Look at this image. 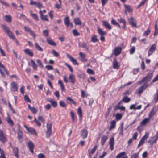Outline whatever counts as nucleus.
I'll return each mask as SVG.
<instances>
[{
	"mask_svg": "<svg viewBox=\"0 0 158 158\" xmlns=\"http://www.w3.org/2000/svg\"><path fill=\"white\" fill-rule=\"evenodd\" d=\"M156 44H155L152 45L148 51V56H149L156 49Z\"/></svg>",
	"mask_w": 158,
	"mask_h": 158,
	"instance_id": "nucleus-8",
	"label": "nucleus"
},
{
	"mask_svg": "<svg viewBox=\"0 0 158 158\" xmlns=\"http://www.w3.org/2000/svg\"><path fill=\"white\" fill-rule=\"evenodd\" d=\"M116 122L115 120H113L111 122V125L109 128L110 131H111L112 129H114L115 127Z\"/></svg>",
	"mask_w": 158,
	"mask_h": 158,
	"instance_id": "nucleus-31",
	"label": "nucleus"
},
{
	"mask_svg": "<svg viewBox=\"0 0 158 158\" xmlns=\"http://www.w3.org/2000/svg\"><path fill=\"white\" fill-rule=\"evenodd\" d=\"M98 34L100 35H104L106 34V32L105 31H104L102 30L99 27H98Z\"/></svg>",
	"mask_w": 158,
	"mask_h": 158,
	"instance_id": "nucleus-28",
	"label": "nucleus"
},
{
	"mask_svg": "<svg viewBox=\"0 0 158 158\" xmlns=\"http://www.w3.org/2000/svg\"><path fill=\"white\" fill-rule=\"evenodd\" d=\"M141 125L139 126L137 128V130L140 132H141L143 130V127Z\"/></svg>",
	"mask_w": 158,
	"mask_h": 158,
	"instance_id": "nucleus-64",
	"label": "nucleus"
},
{
	"mask_svg": "<svg viewBox=\"0 0 158 158\" xmlns=\"http://www.w3.org/2000/svg\"><path fill=\"white\" fill-rule=\"evenodd\" d=\"M152 77V73H149L146 77L143 78V80L145 82L148 83L150 81Z\"/></svg>",
	"mask_w": 158,
	"mask_h": 158,
	"instance_id": "nucleus-9",
	"label": "nucleus"
},
{
	"mask_svg": "<svg viewBox=\"0 0 158 158\" xmlns=\"http://www.w3.org/2000/svg\"><path fill=\"white\" fill-rule=\"evenodd\" d=\"M46 41L48 44L52 46H55L56 45V43L50 38L47 39Z\"/></svg>",
	"mask_w": 158,
	"mask_h": 158,
	"instance_id": "nucleus-27",
	"label": "nucleus"
},
{
	"mask_svg": "<svg viewBox=\"0 0 158 158\" xmlns=\"http://www.w3.org/2000/svg\"><path fill=\"white\" fill-rule=\"evenodd\" d=\"M97 148V146L96 145H95L93 149L91 151H90V150H89L88 152H89V154H93L95 152Z\"/></svg>",
	"mask_w": 158,
	"mask_h": 158,
	"instance_id": "nucleus-42",
	"label": "nucleus"
},
{
	"mask_svg": "<svg viewBox=\"0 0 158 158\" xmlns=\"http://www.w3.org/2000/svg\"><path fill=\"white\" fill-rule=\"evenodd\" d=\"M52 124L51 123H47V130L46 132V137L48 138L51 136L52 131Z\"/></svg>",
	"mask_w": 158,
	"mask_h": 158,
	"instance_id": "nucleus-2",
	"label": "nucleus"
},
{
	"mask_svg": "<svg viewBox=\"0 0 158 158\" xmlns=\"http://www.w3.org/2000/svg\"><path fill=\"white\" fill-rule=\"evenodd\" d=\"M0 2L3 5L5 6H6L9 7V4L1 0H0Z\"/></svg>",
	"mask_w": 158,
	"mask_h": 158,
	"instance_id": "nucleus-59",
	"label": "nucleus"
},
{
	"mask_svg": "<svg viewBox=\"0 0 158 158\" xmlns=\"http://www.w3.org/2000/svg\"><path fill=\"white\" fill-rule=\"evenodd\" d=\"M158 110V106H154L149 114L148 117L151 119L156 114Z\"/></svg>",
	"mask_w": 158,
	"mask_h": 158,
	"instance_id": "nucleus-4",
	"label": "nucleus"
},
{
	"mask_svg": "<svg viewBox=\"0 0 158 158\" xmlns=\"http://www.w3.org/2000/svg\"><path fill=\"white\" fill-rule=\"evenodd\" d=\"M67 99V100L70 101L71 103L75 105H76V102L71 98L68 97Z\"/></svg>",
	"mask_w": 158,
	"mask_h": 158,
	"instance_id": "nucleus-54",
	"label": "nucleus"
},
{
	"mask_svg": "<svg viewBox=\"0 0 158 158\" xmlns=\"http://www.w3.org/2000/svg\"><path fill=\"white\" fill-rule=\"evenodd\" d=\"M70 60L74 64L78 65V63L77 62L76 60L74 59L73 57H69Z\"/></svg>",
	"mask_w": 158,
	"mask_h": 158,
	"instance_id": "nucleus-43",
	"label": "nucleus"
},
{
	"mask_svg": "<svg viewBox=\"0 0 158 158\" xmlns=\"http://www.w3.org/2000/svg\"><path fill=\"white\" fill-rule=\"evenodd\" d=\"M5 21L8 23H10L11 21V16L10 15H6L4 16Z\"/></svg>",
	"mask_w": 158,
	"mask_h": 158,
	"instance_id": "nucleus-35",
	"label": "nucleus"
},
{
	"mask_svg": "<svg viewBox=\"0 0 158 158\" xmlns=\"http://www.w3.org/2000/svg\"><path fill=\"white\" fill-rule=\"evenodd\" d=\"M77 113L79 116V118H81V117L82 116V112L81 109L80 107H79L77 109Z\"/></svg>",
	"mask_w": 158,
	"mask_h": 158,
	"instance_id": "nucleus-38",
	"label": "nucleus"
},
{
	"mask_svg": "<svg viewBox=\"0 0 158 158\" xmlns=\"http://www.w3.org/2000/svg\"><path fill=\"white\" fill-rule=\"evenodd\" d=\"M148 84H145L141 86L139 88H138L136 90V92L137 93L140 94L143 93V92L148 87Z\"/></svg>",
	"mask_w": 158,
	"mask_h": 158,
	"instance_id": "nucleus-5",
	"label": "nucleus"
},
{
	"mask_svg": "<svg viewBox=\"0 0 158 158\" xmlns=\"http://www.w3.org/2000/svg\"><path fill=\"white\" fill-rule=\"evenodd\" d=\"M28 146L29 148V149L32 153H33L34 151L33 148L34 147V145L32 142L29 141L28 143Z\"/></svg>",
	"mask_w": 158,
	"mask_h": 158,
	"instance_id": "nucleus-26",
	"label": "nucleus"
},
{
	"mask_svg": "<svg viewBox=\"0 0 158 158\" xmlns=\"http://www.w3.org/2000/svg\"><path fill=\"white\" fill-rule=\"evenodd\" d=\"M69 79L70 82L74 84L75 81V78L74 75L73 74H70L69 76Z\"/></svg>",
	"mask_w": 158,
	"mask_h": 158,
	"instance_id": "nucleus-23",
	"label": "nucleus"
},
{
	"mask_svg": "<svg viewBox=\"0 0 158 158\" xmlns=\"http://www.w3.org/2000/svg\"><path fill=\"white\" fill-rule=\"evenodd\" d=\"M31 62L32 63V66L33 67V70H36L37 69V66L36 64L32 60H31Z\"/></svg>",
	"mask_w": 158,
	"mask_h": 158,
	"instance_id": "nucleus-44",
	"label": "nucleus"
},
{
	"mask_svg": "<svg viewBox=\"0 0 158 158\" xmlns=\"http://www.w3.org/2000/svg\"><path fill=\"white\" fill-rule=\"evenodd\" d=\"M0 141L2 142H4L6 141V138L4 135L0 136Z\"/></svg>",
	"mask_w": 158,
	"mask_h": 158,
	"instance_id": "nucleus-45",
	"label": "nucleus"
},
{
	"mask_svg": "<svg viewBox=\"0 0 158 158\" xmlns=\"http://www.w3.org/2000/svg\"><path fill=\"white\" fill-rule=\"evenodd\" d=\"M70 113L72 120L73 122H74V113L72 111H71Z\"/></svg>",
	"mask_w": 158,
	"mask_h": 158,
	"instance_id": "nucleus-55",
	"label": "nucleus"
},
{
	"mask_svg": "<svg viewBox=\"0 0 158 158\" xmlns=\"http://www.w3.org/2000/svg\"><path fill=\"white\" fill-rule=\"evenodd\" d=\"M124 6L125 9L128 12H131L132 11V9L130 6L126 4H124Z\"/></svg>",
	"mask_w": 158,
	"mask_h": 158,
	"instance_id": "nucleus-37",
	"label": "nucleus"
},
{
	"mask_svg": "<svg viewBox=\"0 0 158 158\" xmlns=\"http://www.w3.org/2000/svg\"><path fill=\"white\" fill-rule=\"evenodd\" d=\"M1 26L4 30L6 32L7 35L12 40L15 37L12 32L9 29L8 27L3 24H2Z\"/></svg>",
	"mask_w": 158,
	"mask_h": 158,
	"instance_id": "nucleus-1",
	"label": "nucleus"
},
{
	"mask_svg": "<svg viewBox=\"0 0 158 158\" xmlns=\"http://www.w3.org/2000/svg\"><path fill=\"white\" fill-rule=\"evenodd\" d=\"M79 46L81 48H85L86 50H87L88 49V48L87 46V44L85 43H79Z\"/></svg>",
	"mask_w": 158,
	"mask_h": 158,
	"instance_id": "nucleus-30",
	"label": "nucleus"
},
{
	"mask_svg": "<svg viewBox=\"0 0 158 158\" xmlns=\"http://www.w3.org/2000/svg\"><path fill=\"white\" fill-rule=\"evenodd\" d=\"M35 6L37 7L38 9H40L43 7L41 3L39 2H37Z\"/></svg>",
	"mask_w": 158,
	"mask_h": 158,
	"instance_id": "nucleus-51",
	"label": "nucleus"
},
{
	"mask_svg": "<svg viewBox=\"0 0 158 158\" xmlns=\"http://www.w3.org/2000/svg\"><path fill=\"white\" fill-rule=\"evenodd\" d=\"M107 139V137L106 136L103 135L102 137L101 141V143L102 145H103L106 140Z\"/></svg>",
	"mask_w": 158,
	"mask_h": 158,
	"instance_id": "nucleus-33",
	"label": "nucleus"
},
{
	"mask_svg": "<svg viewBox=\"0 0 158 158\" xmlns=\"http://www.w3.org/2000/svg\"><path fill=\"white\" fill-rule=\"evenodd\" d=\"M23 137V135L21 131H19L18 133V138L19 140L22 139Z\"/></svg>",
	"mask_w": 158,
	"mask_h": 158,
	"instance_id": "nucleus-48",
	"label": "nucleus"
},
{
	"mask_svg": "<svg viewBox=\"0 0 158 158\" xmlns=\"http://www.w3.org/2000/svg\"><path fill=\"white\" fill-rule=\"evenodd\" d=\"M135 48L134 46H133L130 50V54H133L135 51Z\"/></svg>",
	"mask_w": 158,
	"mask_h": 158,
	"instance_id": "nucleus-61",
	"label": "nucleus"
},
{
	"mask_svg": "<svg viewBox=\"0 0 158 158\" xmlns=\"http://www.w3.org/2000/svg\"><path fill=\"white\" fill-rule=\"evenodd\" d=\"M7 123L11 126H12L13 125V121L9 118H7Z\"/></svg>",
	"mask_w": 158,
	"mask_h": 158,
	"instance_id": "nucleus-50",
	"label": "nucleus"
},
{
	"mask_svg": "<svg viewBox=\"0 0 158 158\" xmlns=\"http://www.w3.org/2000/svg\"><path fill=\"white\" fill-rule=\"evenodd\" d=\"M79 55L80 56L79 59L81 61H87V60L86 59V55L85 54L80 52L79 53Z\"/></svg>",
	"mask_w": 158,
	"mask_h": 158,
	"instance_id": "nucleus-14",
	"label": "nucleus"
},
{
	"mask_svg": "<svg viewBox=\"0 0 158 158\" xmlns=\"http://www.w3.org/2000/svg\"><path fill=\"white\" fill-rule=\"evenodd\" d=\"M72 32L73 35L75 36H77L79 35H80L79 33L77 31L74 29L72 31Z\"/></svg>",
	"mask_w": 158,
	"mask_h": 158,
	"instance_id": "nucleus-53",
	"label": "nucleus"
},
{
	"mask_svg": "<svg viewBox=\"0 0 158 158\" xmlns=\"http://www.w3.org/2000/svg\"><path fill=\"white\" fill-rule=\"evenodd\" d=\"M157 140V138H156V136H153L150 138L148 142L150 145H152L156 143Z\"/></svg>",
	"mask_w": 158,
	"mask_h": 158,
	"instance_id": "nucleus-15",
	"label": "nucleus"
},
{
	"mask_svg": "<svg viewBox=\"0 0 158 158\" xmlns=\"http://www.w3.org/2000/svg\"><path fill=\"white\" fill-rule=\"evenodd\" d=\"M39 14L40 16V18L42 21L45 20L47 21H48V20L47 18V16L46 15H44L42 11L40 10L39 11Z\"/></svg>",
	"mask_w": 158,
	"mask_h": 158,
	"instance_id": "nucleus-19",
	"label": "nucleus"
},
{
	"mask_svg": "<svg viewBox=\"0 0 158 158\" xmlns=\"http://www.w3.org/2000/svg\"><path fill=\"white\" fill-rule=\"evenodd\" d=\"M149 133L148 132H146L145 135L142 138L139 143L138 145V148H139L144 143V141L146 140L148 137Z\"/></svg>",
	"mask_w": 158,
	"mask_h": 158,
	"instance_id": "nucleus-3",
	"label": "nucleus"
},
{
	"mask_svg": "<svg viewBox=\"0 0 158 158\" xmlns=\"http://www.w3.org/2000/svg\"><path fill=\"white\" fill-rule=\"evenodd\" d=\"M11 90L15 92L18 90L17 85L16 83L13 82L11 83Z\"/></svg>",
	"mask_w": 158,
	"mask_h": 158,
	"instance_id": "nucleus-13",
	"label": "nucleus"
},
{
	"mask_svg": "<svg viewBox=\"0 0 158 158\" xmlns=\"http://www.w3.org/2000/svg\"><path fill=\"white\" fill-rule=\"evenodd\" d=\"M36 62L38 64V65L39 66H40V67L41 68H43V67L42 63H41V62L40 61V60H39V59L37 60Z\"/></svg>",
	"mask_w": 158,
	"mask_h": 158,
	"instance_id": "nucleus-62",
	"label": "nucleus"
},
{
	"mask_svg": "<svg viewBox=\"0 0 158 158\" xmlns=\"http://www.w3.org/2000/svg\"><path fill=\"white\" fill-rule=\"evenodd\" d=\"M13 153L14 156L17 158H18V150L17 147L13 148Z\"/></svg>",
	"mask_w": 158,
	"mask_h": 158,
	"instance_id": "nucleus-29",
	"label": "nucleus"
},
{
	"mask_svg": "<svg viewBox=\"0 0 158 158\" xmlns=\"http://www.w3.org/2000/svg\"><path fill=\"white\" fill-rule=\"evenodd\" d=\"M91 41L94 43H95L98 41V40L97 38V36L96 35L93 36L92 37Z\"/></svg>",
	"mask_w": 158,
	"mask_h": 158,
	"instance_id": "nucleus-49",
	"label": "nucleus"
},
{
	"mask_svg": "<svg viewBox=\"0 0 158 158\" xmlns=\"http://www.w3.org/2000/svg\"><path fill=\"white\" fill-rule=\"evenodd\" d=\"M24 127L29 132L31 133L32 134H35L36 135H37L35 131L33 128H28L26 125H24Z\"/></svg>",
	"mask_w": 158,
	"mask_h": 158,
	"instance_id": "nucleus-12",
	"label": "nucleus"
},
{
	"mask_svg": "<svg viewBox=\"0 0 158 158\" xmlns=\"http://www.w3.org/2000/svg\"><path fill=\"white\" fill-rule=\"evenodd\" d=\"M130 98H128L127 96L124 97L121 100V102H124L128 103L130 101Z\"/></svg>",
	"mask_w": 158,
	"mask_h": 158,
	"instance_id": "nucleus-34",
	"label": "nucleus"
},
{
	"mask_svg": "<svg viewBox=\"0 0 158 158\" xmlns=\"http://www.w3.org/2000/svg\"><path fill=\"white\" fill-rule=\"evenodd\" d=\"M31 16L35 20L38 21L39 20L38 16L36 14H34L31 15Z\"/></svg>",
	"mask_w": 158,
	"mask_h": 158,
	"instance_id": "nucleus-56",
	"label": "nucleus"
},
{
	"mask_svg": "<svg viewBox=\"0 0 158 158\" xmlns=\"http://www.w3.org/2000/svg\"><path fill=\"white\" fill-rule=\"evenodd\" d=\"M81 136L83 138L85 139L87 137L88 131L85 129L82 130L81 131Z\"/></svg>",
	"mask_w": 158,
	"mask_h": 158,
	"instance_id": "nucleus-16",
	"label": "nucleus"
},
{
	"mask_svg": "<svg viewBox=\"0 0 158 158\" xmlns=\"http://www.w3.org/2000/svg\"><path fill=\"white\" fill-rule=\"evenodd\" d=\"M58 83L60 85L61 90L62 91H64V88L61 80H59L58 81Z\"/></svg>",
	"mask_w": 158,
	"mask_h": 158,
	"instance_id": "nucleus-40",
	"label": "nucleus"
},
{
	"mask_svg": "<svg viewBox=\"0 0 158 158\" xmlns=\"http://www.w3.org/2000/svg\"><path fill=\"white\" fill-rule=\"evenodd\" d=\"M118 21L120 23H124L126 22L125 20L123 19L122 17H120L119 19H118Z\"/></svg>",
	"mask_w": 158,
	"mask_h": 158,
	"instance_id": "nucleus-58",
	"label": "nucleus"
},
{
	"mask_svg": "<svg viewBox=\"0 0 158 158\" xmlns=\"http://www.w3.org/2000/svg\"><path fill=\"white\" fill-rule=\"evenodd\" d=\"M64 23L66 25L67 27H69L70 25L71 27H73V24L72 23H70L69 21V18L68 16L66 17L64 19Z\"/></svg>",
	"mask_w": 158,
	"mask_h": 158,
	"instance_id": "nucleus-24",
	"label": "nucleus"
},
{
	"mask_svg": "<svg viewBox=\"0 0 158 158\" xmlns=\"http://www.w3.org/2000/svg\"><path fill=\"white\" fill-rule=\"evenodd\" d=\"M122 117V115L120 114H117L116 115V119L118 120L121 119Z\"/></svg>",
	"mask_w": 158,
	"mask_h": 158,
	"instance_id": "nucleus-52",
	"label": "nucleus"
},
{
	"mask_svg": "<svg viewBox=\"0 0 158 158\" xmlns=\"http://www.w3.org/2000/svg\"><path fill=\"white\" fill-rule=\"evenodd\" d=\"M150 120L151 119L148 117L147 118H146L141 122L140 124L142 126H145L147 123L150 122Z\"/></svg>",
	"mask_w": 158,
	"mask_h": 158,
	"instance_id": "nucleus-18",
	"label": "nucleus"
},
{
	"mask_svg": "<svg viewBox=\"0 0 158 158\" xmlns=\"http://www.w3.org/2000/svg\"><path fill=\"white\" fill-rule=\"evenodd\" d=\"M126 154V152H121L118 154L116 156V158H121L122 156H123Z\"/></svg>",
	"mask_w": 158,
	"mask_h": 158,
	"instance_id": "nucleus-41",
	"label": "nucleus"
},
{
	"mask_svg": "<svg viewBox=\"0 0 158 158\" xmlns=\"http://www.w3.org/2000/svg\"><path fill=\"white\" fill-rule=\"evenodd\" d=\"M114 137H111L110 139L109 144H110V148L111 150H113L114 149Z\"/></svg>",
	"mask_w": 158,
	"mask_h": 158,
	"instance_id": "nucleus-10",
	"label": "nucleus"
},
{
	"mask_svg": "<svg viewBox=\"0 0 158 158\" xmlns=\"http://www.w3.org/2000/svg\"><path fill=\"white\" fill-rule=\"evenodd\" d=\"M0 73L2 76L4 77H5V75L4 73V72H5L6 73L9 75V73L6 70L5 67L0 62Z\"/></svg>",
	"mask_w": 158,
	"mask_h": 158,
	"instance_id": "nucleus-6",
	"label": "nucleus"
},
{
	"mask_svg": "<svg viewBox=\"0 0 158 158\" xmlns=\"http://www.w3.org/2000/svg\"><path fill=\"white\" fill-rule=\"evenodd\" d=\"M73 22L76 25H80L82 24L81 22L80 19L78 17L74 18Z\"/></svg>",
	"mask_w": 158,
	"mask_h": 158,
	"instance_id": "nucleus-22",
	"label": "nucleus"
},
{
	"mask_svg": "<svg viewBox=\"0 0 158 158\" xmlns=\"http://www.w3.org/2000/svg\"><path fill=\"white\" fill-rule=\"evenodd\" d=\"M24 28V30L26 32H28L29 34L34 38H35L36 35L35 34L34 32L33 31H32L30 28L26 26H25Z\"/></svg>",
	"mask_w": 158,
	"mask_h": 158,
	"instance_id": "nucleus-7",
	"label": "nucleus"
},
{
	"mask_svg": "<svg viewBox=\"0 0 158 158\" xmlns=\"http://www.w3.org/2000/svg\"><path fill=\"white\" fill-rule=\"evenodd\" d=\"M113 68L114 69H118L119 68V66L118 64V62L117 61L116 59H114L113 62Z\"/></svg>",
	"mask_w": 158,
	"mask_h": 158,
	"instance_id": "nucleus-21",
	"label": "nucleus"
},
{
	"mask_svg": "<svg viewBox=\"0 0 158 158\" xmlns=\"http://www.w3.org/2000/svg\"><path fill=\"white\" fill-rule=\"evenodd\" d=\"M60 105L62 107H64L66 106V104L63 101H60L59 102Z\"/></svg>",
	"mask_w": 158,
	"mask_h": 158,
	"instance_id": "nucleus-46",
	"label": "nucleus"
},
{
	"mask_svg": "<svg viewBox=\"0 0 158 158\" xmlns=\"http://www.w3.org/2000/svg\"><path fill=\"white\" fill-rule=\"evenodd\" d=\"M122 48L120 47H118L114 49V54L116 56H118L121 53Z\"/></svg>",
	"mask_w": 158,
	"mask_h": 158,
	"instance_id": "nucleus-11",
	"label": "nucleus"
},
{
	"mask_svg": "<svg viewBox=\"0 0 158 158\" xmlns=\"http://www.w3.org/2000/svg\"><path fill=\"white\" fill-rule=\"evenodd\" d=\"M28 108L34 114L36 113L37 112V110L34 107H31L30 105H28Z\"/></svg>",
	"mask_w": 158,
	"mask_h": 158,
	"instance_id": "nucleus-32",
	"label": "nucleus"
},
{
	"mask_svg": "<svg viewBox=\"0 0 158 158\" xmlns=\"http://www.w3.org/2000/svg\"><path fill=\"white\" fill-rule=\"evenodd\" d=\"M0 2L3 5L5 6H6L9 7V4L1 0H0Z\"/></svg>",
	"mask_w": 158,
	"mask_h": 158,
	"instance_id": "nucleus-60",
	"label": "nucleus"
},
{
	"mask_svg": "<svg viewBox=\"0 0 158 158\" xmlns=\"http://www.w3.org/2000/svg\"><path fill=\"white\" fill-rule=\"evenodd\" d=\"M128 22L133 27H136V23L135 21V19L133 17H131L128 19Z\"/></svg>",
	"mask_w": 158,
	"mask_h": 158,
	"instance_id": "nucleus-20",
	"label": "nucleus"
},
{
	"mask_svg": "<svg viewBox=\"0 0 158 158\" xmlns=\"http://www.w3.org/2000/svg\"><path fill=\"white\" fill-rule=\"evenodd\" d=\"M123 123H122L121 124V127L119 131V134L123 135Z\"/></svg>",
	"mask_w": 158,
	"mask_h": 158,
	"instance_id": "nucleus-36",
	"label": "nucleus"
},
{
	"mask_svg": "<svg viewBox=\"0 0 158 158\" xmlns=\"http://www.w3.org/2000/svg\"><path fill=\"white\" fill-rule=\"evenodd\" d=\"M52 54L56 57H57L59 56V54L54 50H52Z\"/></svg>",
	"mask_w": 158,
	"mask_h": 158,
	"instance_id": "nucleus-63",
	"label": "nucleus"
},
{
	"mask_svg": "<svg viewBox=\"0 0 158 158\" xmlns=\"http://www.w3.org/2000/svg\"><path fill=\"white\" fill-rule=\"evenodd\" d=\"M24 99L27 102H31V101L29 97L27 95H26L24 96Z\"/></svg>",
	"mask_w": 158,
	"mask_h": 158,
	"instance_id": "nucleus-57",
	"label": "nucleus"
},
{
	"mask_svg": "<svg viewBox=\"0 0 158 158\" xmlns=\"http://www.w3.org/2000/svg\"><path fill=\"white\" fill-rule=\"evenodd\" d=\"M102 25L106 27V28L109 30H110L111 29V26L109 23L106 21L104 20L102 22Z\"/></svg>",
	"mask_w": 158,
	"mask_h": 158,
	"instance_id": "nucleus-17",
	"label": "nucleus"
},
{
	"mask_svg": "<svg viewBox=\"0 0 158 158\" xmlns=\"http://www.w3.org/2000/svg\"><path fill=\"white\" fill-rule=\"evenodd\" d=\"M24 52L31 56H33V52L30 49L28 48L25 49L24 50Z\"/></svg>",
	"mask_w": 158,
	"mask_h": 158,
	"instance_id": "nucleus-25",
	"label": "nucleus"
},
{
	"mask_svg": "<svg viewBox=\"0 0 158 158\" xmlns=\"http://www.w3.org/2000/svg\"><path fill=\"white\" fill-rule=\"evenodd\" d=\"M35 48L38 51L40 52H42L43 51L42 48L37 43H35Z\"/></svg>",
	"mask_w": 158,
	"mask_h": 158,
	"instance_id": "nucleus-39",
	"label": "nucleus"
},
{
	"mask_svg": "<svg viewBox=\"0 0 158 158\" xmlns=\"http://www.w3.org/2000/svg\"><path fill=\"white\" fill-rule=\"evenodd\" d=\"M150 32V30L149 28H148L144 32V33L143 35L144 36H147L148 35Z\"/></svg>",
	"mask_w": 158,
	"mask_h": 158,
	"instance_id": "nucleus-47",
	"label": "nucleus"
}]
</instances>
